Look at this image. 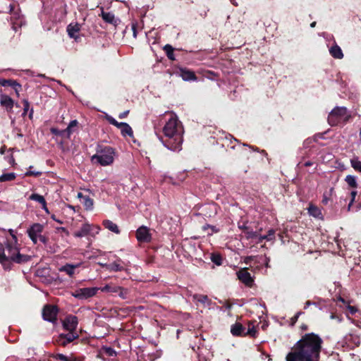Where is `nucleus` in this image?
Segmentation results:
<instances>
[{
    "instance_id": "1",
    "label": "nucleus",
    "mask_w": 361,
    "mask_h": 361,
    "mask_svg": "<svg viewBox=\"0 0 361 361\" xmlns=\"http://www.w3.org/2000/svg\"><path fill=\"white\" fill-rule=\"evenodd\" d=\"M322 339L314 333L305 334L286 355V361H319Z\"/></svg>"
},
{
    "instance_id": "2",
    "label": "nucleus",
    "mask_w": 361,
    "mask_h": 361,
    "mask_svg": "<svg viewBox=\"0 0 361 361\" xmlns=\"http://www.w3.org/2000/svg\"><path fill=\"white\" fill-rule=\"evenodd\" d=\"M166 123L162 128L164 135L159 139L163 145L173 152H179L182 149L184 128L177 115L173 112H166Z\"/></svg>"
},
{
    "instance_id": "3",
    "label": "nucleus",
    "mask_w": 361,
    "mask_h": 361,
    "mask_svg": "<svg viewBox=\"0 0 361 361\" xmlns=\"http://www.w3.org/2000/svg\"><path fill=\"white\" fill-rule=\"evenodd\" d=\"M5 267L4 269L9 268L11 262L20 264L24 263L30 259V257L27 255H23L20 252L18 238L13 236V239H7L5 243Z\"/></svg>"
},
{
    "instance_id": "4",
    "label": "nucleus",
    "mask_w": 361,
    "mask_h": 361,
    "mask_svg": "<svg viewBox=\"0 0 361 361\" xmlns=\"http://www.w3.org/2000/svg\"><path fill=\"white\" fill-rule=\"evenodd\" d=\"M114 149L108 146L97 150V154L92 156L91 161L103 166H109L114 162Z\"/></svg>"
},
{
    "instance_id": "5",
    "label": "nucleus",
    "mask_w": 361,
    "mask_h": 361,
    "mask_svg": "<svg viewBox=\"0 0 361 361\" xmlns=\"http://www.w3.org/2000/svg\"><path fill=\"white\" fill-rule=\"evenodd\" d=\"M350 115L348 109L344 106H336L333 109L328 116V122L332 126L345 123Z\"/></svg>"
},
{
    "instance_id": "6",
    "label": "nucleus",
    "mask_w": 361,
    "mask_h": 361,
    "mask_svg": "<svg viewBox=\"0 0 361 361\" xmlns=\"http://www.w3.org/2000/svg\"><path fill=\"white\" fill-rule=\"evenodd\" d=\"M44 226L41 224L36 223L32 224L27 231V233L34 244H37L38 241L46 245L47 238L42 235Z\"/></svg>"
},
{
    "instance_id": "7",
    "label": "nucleus",
    "mask_w": 361,
    "mask_h": 361,
    "mask_svg": "<svg viewBox=\"0 0 361 361\" xmlns=\"http://www.w3.org/2000/svg\"><path fill=\"white\" fill-rule=\"evenodd\" d=\"M99 290L97 287L78 288L71 295L78 300H87L94 296Z\"/></svg>"
},
{
    "instance_id": "8",
    "label": "nucleus",
    "mask_w": 361,
    "mask_h": 361,
    "mask_svg": "<svg viewBox=\"0 0 361 361\" xmlns=\"http://www.w3.org/2000/svg\"><path fill=\"white\" fill-rule=\"evenodd\" d=\"M15 8L16 5H9L10 13L11 15V21L12 24V28L15 31H17L18 28L20 27L24 24V18L19 12L15 11Z\"/></svg>"
},
{
    "instance_id": "9",
    "label": "nucleus",
    "mask_w": 361,
    "mask_h": 361,
    "mask_svg": "<svg viewBox=\"0 0 361 361\" xmlns=\"http://www.w3.org/2000/svg\"><path fill=\"white\" fill-rule=\"evenodd\" d=\"M338 343L341 344L342 347L354 348L360 345V338L356 334H349L345 336Z\"/></svg>"
},
{
    "instance_id": "10",
    "label": "nucleus",
    "mask_w": 361,
    "mask_h": 361,
    "mask_svg": "<svg viewBox=\"0 0 361 361\" xmlns=\"http://www.w3.org/2000/svg\"><path fill=\"white\" fill-rule=\"evenodd\" d=\"M58 309L54 305H46L42 311L43 319L50 322H54L56 320Z\"/></svg>"
},
{
    "instance_id": "11",
    "label": "nucleus",
    "mask_w": 361,
    "mask_h": 361,
    "mask_svg": "<svg viewBox=\"0 0 361 361\" xmlns=\"http://www.w3.org/2000/svg\"><path fill=\"white\" fill-rule=\"evenodd\" d=\"M136 238L140 243H149L152 234L149 228L145 226L139 227L136 231Z\"/></svg>"
},
{
    "instance_id": "12",
    "label": "nucleus",
    "mask_w": 361,
    "mask_h": 361,
    "mask_svg": "<svg viewBox=\"0 0 361 361\" xmlns=\"http://www.w3.org/2000/svg\"><path fill=\"white\" fill-rule=\"evenodd\" d=\"M79 337V334L75 331H69L67 334H61L59 335L57 342L62 346L66 345L68 343L73 341Z\"/></svg>"
},
{
    "instance_id": "13",
    "label": "nucleus",
    "mask_w": 361,
    "mask_h": 361,
    "mask_svg": "<svg viewBox=\"0 0 361 361\" xmlns=\"http://www.w3.org/2000/svg\"><path fill=\"white\" fill-rule=\"evenodd\" d=\"M78 317L74 315L67 316L63 322V328L68 331H75V329L78 327Z\"/></svg>"
},
{
    "instance_id": "14",
    "label": "nucleus",
    "mask_w": 361,
    "mask_h": 361,
    "mask_svg": "<svg viewBox=\"0 0 361 361\" xmlns=\"http://www.w3.org/2000/svg\"><path fill=\"white\" fill-rule=\"evenodd\" d=\"M238 279L248 287H252L254 283V279L246 269H242L237 272Z\"/></svg>"
},
{
    "instance_id": "15",
    "label": "nucleus",
    "mask_w": 361,
    "mask_h": 361,
    "mask_svg": "<svg viewBox=\"0 0 361 361\" xmlns=\"http://www.w3.org/2000/svg\"><path fill=\"white\" fill-rule=\"evenodd\" d=\"M329 51L330 55L334 59H342L343 58V51L336 42H334L329 47Z\"/></svg>"
},
{
    "instance_id": "16",
    "label": "nucleus",
    "mask_w": 361,
    "mask_h": 361,
    "mask_svg": "<svg viewBox=\"0 0 361 361\" xmlns=\"http://www.w3.org/2000/svg\"><path fill=\"white\" fill-rule=\"evenodd\" d=\"M179 75L185 81H195V80H197V77H196L195 73L190 70L187 69V68H180Z\"/></svg>"
},
{
    "instance_id": "17",
    "label": "nucleus",
    "mask_w": 361,
    "mask_h": 361,
    "mask_svg": "<svg viewBox=\"0 0 361 361\" xmlns=\"http://www.w3.org/2000/svg\"><path fill=\"white\" fill-rule=\"evenodd\" d=\"M101 16L106 23L112 24L114 25H117L120 22L119 19L116 18L114 14L111 12H105L102 11Z\"/></svg>"
},
{
    "instance_id": "18",
    "label": "nucleus",
    "mask_w": 361,
    "mask_h": 361,
    "mask_svg": "<svg viewBox=\"0 0 361 361\" xmlns=\"http://www.w3.org/2000/svg\"><path fill=\"white\" fill-rule=\"evenodd\" d=\"M92 231V226L88 224H84L80 230L74 233V236L76 238L85 237L90 234Z\"/></svg>"
},
{
    "instance_id": "19",
    "label": "nucleus",
    "mask_w": 361,
    "mask_h": 361,
    "mask_svg": "<svg viewBox=\"0 0 361 361\" xmlns=\"http://www.w3.org/2000/svg\"><path fill=\"white\" fill-rule=\"evenodd\" d=\"M0 104L2 106L5 107L8 111H11L13 107V100L8 95L0 94Z\"/></svg>"
},
{
    "instance_id": "20",
    "label": "nucleus",
    "mask_w": 361,
    "mask_h": 361,
    "mask_svg": "<svg viewBox=\"0 0 361 361\" xmlns=\"http://www.w3.org/2000/svg\"><path fill=\"white\" fill-rule=\"evenodd\" d=\"M123 262L121 259H118L115 262L109 264L106 266V270L109 271H122L125 269Z\"/></svg>"
},
{
    "instance_id": "21",
    "label": "nucleus",
    "mask_w": 361,
    "mask_h": 361,
    "mask_svg": "<svg viewBox=\"0 0 361 361\" xmlns=\"http://www.w3.org/2000/svg\"><path fill=\"white\" fill-rule=\"evenodd\" d=\"M80 30V24L75 23H71L67 27V32L71 38L77 39L78 38V34Z\"/></svg>"
},
{
    "instance_id": "22",
    "label": "nucleus",
    "mask_w": 361,
    "mask_h": 361,
    "mask_svg": "<svg viewBox=\"0 0 361 361\" xmlns=\"http://www.w3.org/2000/svg\"><path fill=\"white\" fill-rule=\"evenodd\" d=\"M246 329L240 324L236 323L231 326V332L233 336L245 335Z\"/></svg>"
},
{
    "instance_id": "23",
    "label": "nucleus",
    "mask_w": 361,
    "mask_h": 361,
    "mask_svg": "<svg viewBox=\"0 0 361 361\" xmlns=\"http://www.w3.org/2000/svg\"><path fill=\"white\" fill-rule=\"evenodd\" d=\"M307 211H308V214L314 218H317V219L322 218V213L321 209L318 207H317L312 204H310L309 205V207L307 208Z\"/></svg>"
},
{
    "instance_id": "24",
    "label": "nucleus",
    "mask_w": 361,
    "mask_h": 361,
    "mask_svg": "<svg viewBox=\"0 0 361 361\" xmlns=\"http://www.w3.org/2000/svg\"><path fill=\"white\" fill-rule=\"evenodd\" d=\"M80 265V264H66L64 266L61 267L59 269V271L66 272L68 276H72L74 274L75 269L79 267Z\"/></svg>"
},
{
    "instance_id": "25",
    "label": "nucleus",
    "mask_w": 361,
    "mask_h": 361,
    "mask_svg": "<svg viewBox=\"0 0 361 361\" xmlns=\"http://www.w3.org/2000/svg\"><path fill=\"white\" fill-rule=\"evenodd\" d=\"M78 197L81 198V202L86 209H92L93 207V200L88 196H83L82 193H78Z\"/></svg>"
},
{
    "instance_id": "26",
    "label": "nucleus",
    "mask_w": 361,
    "mask_h": 361,
    "mask_svg": "<svg viewBox=\"0 0 361 361\" xmlns=\"http://www.w3.org/2000/svg\"><path fill=\"white\" fill-rule=\"evenodd\" d=\"M103 225L106 228L116 234H118L120 233V230L118 226L110 220H104L103 221Z\"/></svg>"
},
{
    "instance_id": "27",
    "label": "nucleus",
    "mask_w": 361,
    "mask_h": 361,
    "mask_svg": "<svg viewBox=\"0 0 361 361\" xmlns=\"http://www.w3.org/2000/svg\"><path fill=\"white\" fill-rule=\"evenodd\" d=\"M334 193V188H331L329 191H325L323 194L322 202L323 204L326 205L332 200V196Z\"/></svg>"
},
{
    "instance_id": "28",
    "label": "nucleus",
    "mask_w": 361,
    "mask_h": 361,
    "mask_svg": "<svg viewBox=\"0 0 361 361\" xmlns=\"http://www.w3.org/2000/svg\"><path fill=\"white\" fill-rule=\"evenodd\" d=\"M78 125V122L77 120L71 121L63 133H66L67 137H69L70 135L75 131V129L77 128Z\"/></svg>"
},
{
    "instance_id": "29",
    "label": "nucleus",
    "mask_w": 361,
    "mask_h": 361,
    "mask_svg": "<svg viewBox=\"0 0 361 361\" xmlns=\"http://www.w3.org/2000/svg\"><path fill=\"white\" fill-rule=\"evenodd\" d=\"M121 133L123 137H133V131L132 128L127 123H125L124 125L122 126V128L120 129Z\"/></svg>"
},
{
    "instance_id": "30",
    "label": "nucleus",
    "mask_w": 361,
    "mask_h": 361,
    "mask_svg": "<svg viewBox=\"0 0 361 361\" xmlns=\"http://www.w3.org/2000/svg\"><path fill=\"white\" fill-rule=\"evenodd\" d=\"M23 116H25L27 112L29 111V118L30 119L32 118V116H33V113H34V111H33V109L31 108L30 109V102L27 100V99H23Z\"/></svg>"
},
{
    "instance_id": "31",
    "label": "nucleus",
    "mask_w": 361,
    "mask_h": 361,
    "mask_svg": "<svg viewBox=\"0 0 361 361\" xmlns=\"http://www.w3.org/2000/svg\"><path fill=\"white\" fill-rule=\"evenodd\" d=\"M350 165L354 170L361 173V161L357 157H354L350 159Z\"/></svg>"
},
{
    "instance_id": "32",
    "label": "nucleus",
    "mask_w": 361,
    "mask_h": 361,
    "mask_svg": "<svg viewBox=\"0 0 361 361\" xmlns=\"http://www.w3.org/2000/svg\"><path fill=\"white\" fill-rule=\"evenodd\" d=\"M99 288L102 292H108V293H117V290H119V286L111 285V284H107L105 286H104L102 288Z\"/></svg>"
},
{
    "instance_id": "33",
    "label": "nucleus",
    "mask_w": 361,
    "mask_h": 361,
    "mask_svg": "<svg viewBox=\"0 0 361 361\" xmlns=\"http://www.w3.org/2000/svg\"><path fill=\"white\" fill-rule=\"evenodd\" d=\"M345 181L347 184L353 188H356L357 187V178L355 176L348 175L345 178Z\"/></svg>"
},
{
    "instance_id": "34",
    "label": "nucleus",
    "mask_w": 361,
    "mask_h": 361,
    "mask_svg": "<svg viewBox=\"0 0 361 361\" xmlns=\"http://www.w3.org/2000/svg\"><path fill=\"white\" fill-rule=\"evenodd\" d=\"M105 118L110 124L117 127L118 129H121L125 123L124 122H118L114 117L109 115H106Z\"/></svg>"
},
{
    "instance_id": "35",
    "label": "nucleus",
    "mask_w": 361,
    "mask_h": 361,
    "mask_svg": "<svg viewBox=\"0 0 361 361\" xmlns=\"http://www.w3.org/2000/svg\"><path fill=\"white\" fill-rule=\"evenodd\" d=\"M194 298L200 303L207 304L208 306L211 303V301L208 298L207 295H194Z\"/></svg>"
},
{
    "instance_id": "36",
    "label": "nucleus",
    "mask_w": 361,
    "mask_h": 361,
    "mask_svg": "<svg viewBox=\"0 0 361 361\" xmlns=\"http://www.w3.org/2000/svg\"><path fill=\"white\" fill-rule=\"evenodd\" d=\"M16 175L15 173H4L0 176V182L11 181L16 178Z\"/></svg>"
},
{
    "instance_id": "37",
    "label": "nucleus",
    "mask_w": 361,
    "mask_h": 361,
    "mask_svg": "<svg viewBox=\"0 0 361 361\" xmlns=\"http://www.w3.org/2000/svg\"><path fill=\"white\" fill-rule=\"evenodd\" d=\"M210 259L217 266H220L222 264V257L219 253H212Z\"/></svg>"
},
{
    "instance_id": "38",
    "label": "nucleus",
    "mask_w": 361,
    "mask_h": 361,
    "mask_svg": "<svg viewBox=\"0 0 361 361\" xmlns=\"http://www.w3.org/2000/svg\"><path fill=\"white\" fill-rule=\"evenodd\" d=\"M0 85L3 87L18 86V82L13 80H6V79L0 78Z\"/></svg>"
},
{
    "instance_id": "39",
    "label": "nucleus",
    "mask_w": 361,
    "mask_h": 361,
    "mask_svg": "<svg viewBox=\"0 0 361 361\" xmlns=\"http://www.w3.org/2000/svg\"><path fill=\"white\" fill-rule=\"evenodd\" d=\"M202 228L204 231H207L208 235H212L219 231V229L216 226L209 224L204 225Z\"/></svg>"
},
{
    "instance_id": "40",
    "label": "nucleus",
    "mask_w": 361,
    "mask_h": 361,
    "mask_svg": "<svg viewBox=\"0 0 361 361\" xmlns=\"http://www.w3.org/2000/svg\"><path fill=\"white\" fill-rule=\"evenodd\" d=\"M29 199L31 200H33V201H36V202H39L41 204H44V203L46 202L44 197L42 195H40L37 194V193L32 194L29 197Z\"/></svg>"
},
{
    "instance_id": "41",
    "label": "nucleus",
    "mask_w": 361,
    "mask_h": 361,
    "mask_svg": "<svg viewBox=\"0 0 361 361\" xmlns=\"http://www.w3.org/2000/svg\"><path fill=\"white\" fill-rule=\"evenodd\" d=\"M164 49L166 53L168 58L171 60H175L173 54V48L171 45L166 44L164 46Z\"/></svg>"
},
{
    "instance_id": "42",
    "label": "nucleus",
    "mask_w": 361,
    "mask_h": 361,
    "mask_svg": "<svg viewBox=\"0 0 361 361\" xmlns=\"http://www.w3.org/2000/svg\"><path fill=\"white\" fill-rule=\"evenodd\" d=\"M245 234L247 237V238H252L255 239V238L258 237V233L257 231H253L252 230L250 229L248 227H245Z\"/></svg>"
},
{
    "instance_id": "43",
    "label": "nucleus",
    "mask_w": 361,
    "mask_h": 361,
    "mask_svg": "<svg viewBox=\"0 0 361 361\" xmlns=\"http://www.w3.org/2000/svg\"><path fill=\"white\" fill-rule=\"evenodd\" d=\"M32 168L33 167L32 166H30L29 167V169L25 173V176H35V177H37V176H39L42 175V173L41 171H32Z\"/></svg>"
},
{
    "instance_id": "44",
    "label": "nucleus",
    "mask_w": 361,
    "mask_h": 361,
    "mask_svg": "<svg viewBox=\"0 0 361 361\" xmlns=\"http://www.w3.org/2000/svg\"><path fill=\"white\" fill-rule=\"evenodd\" d=\"M322 36H323L326 42H327V47H330V44H331V42H332V44L334 43V42H336L335 39H334V37L332 35H329V34H327L326 32H323L322 35Z\"/></svg>"
},
{
    "instance_id": "45",
    "label": "nucleus",
    "mask_w": 361,
    "mask_h": 361,
    "mask_svg": "<svg viewBox=\"0 0 361 361\" xmlns=\"http://www.w3.org/2000/svg\"><path fill=\"white\" fill-rule=\"evenodd\" d=\"M5 250L3 245L0 243V263L5 267Z\"/></svg>"
},
{
    "instance_id": "46",
    "label": "nucleus",
    "mask_w": 361,
    "mask_h": 361,
    "mask_svg": "<svg viewBox=\"0 0 361 361\" xmlns=\"http://www.w3.org/2000/svg\"><path fill=\"white\" fill-rule=\"evenodd\" d=\"M121 298H126L128 295V290L123 288L122 287L119 286V290H117L116 293Z\"/></svg>"
},
{
    "instance_id": "47",
    "label": "nucleus",
    "mask_w": 361,
    "mask_h": 361,
    "mask_svg": "<svg viewBox=\"0 0 361 361\" xmlns=\"http://www.w3.org/2000/svg\"><path fill=\"white\" fill-rule=\"evenodd\" d=\"M264 235L267 241L273 240L275 238V231L273 229H270L269 230L268 233Z\"/></svg>"
},
{
    "instance_id": "48",
    "label": "nucleus",
    "mask_w": 361,
    "mask_h": 361,
    "mask_svg": "<svg viewBox=\"0 0 361 361\" xmlns=\"http://www.w3.org/2000/svg\"><path fill=\"white\" fill-rule=\"evenodd\" d=\"M357 195V191L356 190H353L351 192H350V201L348 204V211H350L351 210V207L353 205V203L355 201V197Z\"/></svg>"
},
{
    "instance_id": "49",
    "label": "nucleus",
    "mask_w": 361,
    "mask_h": 361,
    "mask_svg": "<svg viewBox=\"0 0 361 361\" xmlns=\"http://www.w3.org/2000/svg\"><path fill=\"white\" fill-rule=\"evenodd\" d=\"M52 357L56 360L66 361L68 356H66L63 354L58 353V354L54 355L52 356Z\"/></svg>"
},
{
    "instance_id": "50",
    "label": "nucleus",
    "mask_w": 361,
    "mask_h": 361,
    "mask_svg": "<svg viewBox=\"0 0 361 361\" xmlns=\"http://www.w3.org/2000/svg\"><path fill=\"white\" fill-rule=\"evenodd\" d=\"M255 334H256V329L254 326H252V327L249 326L247 331H245V335L249 334V335L254 336L255 335Z\"/></svg>"
},
{
    "instance_id": "51",
    "label": "nucleus",
    "mask_w": 361,
    "mask_h": 361,
    "mask_svg": "<svg viewBox=\"0 0 361 361\" xmlns=\"http://www.w3.org/2000/svg\"><path fill=\"white\" fill-rule=\"evenodd\" d=\"M255 242L257 243H261L263 240H266L265 235H259L258 234V237L255 238Z\"/></svg>"
},
{
    "instance_id": "52",
    "label": "nucleus",
    "mask_w": 361,
    "mask_h": 361,
    "mask_svg": "<svg viewBox=\"0 0 361 361\" xmlns=\"http://www.w3.org/2000/svg\"><path fill=\"white\" fill-rule=\"evenodd\" d=\"M348 310L349 312H350L351 314H355V313L357 311V308H356L355 307H354V306H350V305H348Z\"/></svg>"
},
{
    "instance_id": "53",
    "label": "nucleus",
    "mask_w": 361,
    "mask_h": 361,
    "mask_svg": "<svg viewBox=\"0 0 361 361\" xmlns=\"http://www.w3.org/2000/svg\"><path fill=\"white\" fill-rule=\"evenodd\" d=\"M207 208L213 212L214 215L216 214V206L215 204L209 205Z\"/></svg>"
},
{
    "instance_id": "54",
    "label": "nucleus",
    "mask_w": 361,
    "mask_h": 361,
    "mask_svg": "<svg viewBox=\"0 0 361 361\" xmlns=\"http://www.w3.org/2000/svg\"><path fill=\"white\" fill-rule=\"evenodd\" d=\"M12 87L14 89L17 96H19V92L21 89V85L18 83V86H12Z\"/></svg>"
},
{
    "instance_id": "55",
    "label": "nucleus",
    "mask_w": 361,
    "mask_h": 361,
    "mask_svg": "<svg viewBox=\"0 0 361 361\" xmlns=\"http://www.w3.org/2000/svg\"><path fill=\"white\" fill-rule=\"evenodd\" d=\"M330 318L331 319H336L338 321V322H341L342 320V319L339 316L334 314H331Z\"/></svg>"
},
{
    "instance_id": "56",
    "label": "nucleus",
    "mask_w": 361,
    "mask_h": 361,
    "mask_svg": "<svg viewBox=\"0 0 361 361\" xmlns=\"http://www.w3.org/2000/svg\"><path fill=\"white\" fill-rule=\"evenodd\" d=\"M302 314L301 312H298L295 314V315L292 318V321L293 323L296 322L300 315Z\"/></svg>"
},
{
    "instance_id": "57",
    "label": "nucleus",
    "mask_w": 361,
    "mask_h": 361,
    "mask_svg": "<svg viewBox=\"0 0 361 361\" xmlns=\"http://www.w3.org/2000/svg\"><path fill=\"white\" fill-rule=\"evenodd\" d=\"M129 113V111H123L122 113H121L119 115H118V118H124L125 117L127 116V115Z\"/></svg>"
},
{
    "instance_id": "58",
    "label": "nucleus",
    "mask_w": 361,
    "mask_h": 361,
    "mask_svg": "<svg viewBox=\"0 0 361 361\" xmlns=\"http://www.w3.org/2000/svg\"><path fill=\"white\" fill-rule=\"evenodd\" d=\"M42 209H43L46 213H47V214H49V209H48V208H47V202H46L44 203V204H42Z\"/></svg>"
},
{
    "instance_id": "59",
    "label": "nucleus",
    "mask_w": 361,
    "mask_h": 361,
    "mask_svg": "<svg viewBox=\"0 0 361 361\" xmlns=\"http://www.w3.org/2000/svg\"><path fill=\"white\" fill-rule=\"evenodd\" d=\"M232 307V305L228 302H224V307H225L226 310H230Z\"/></svg>"
},
{
    "instance_id": "60",
    "label": "nucleus",
    "mask_w": 361,
    "mask_h": 361,
    "mask_svg": "<svg viewBox=\"0 0 361 361\" xmlns=\"http://www.w3.org/2000/svg\"><path fill=\"white\" fill-rule=\"evenodd\" d=\"M313 303L311 302L310 301H307L305 303V306H304V309H307L311 305H312Z\"/></svg>"
},
{
    "instance_id": "61",
    "label": "nucleus",
    "mask_w": 361,
    "mask_h": 361,
    "mask_svg": "<svg viewBox=\"0 0 361 361\" xmlns=\"http://www.w3.org/2000/svg\"><path fill=\"white\" fill-rule=\"evenodd\" d=\"M107 353L111 356H112L114 354H115V351L113 349H111V348H109L107 350Z\"/></svg>"
},
{
    "instance_id": "62",
    "label": "nucleus",
    "mask_w": 361,
    "mask_h": 361,
    "mask_svg": "<svg viewBox=\"0 0 361 361\" xmlns=\"http://www.w3.org/2000/svg\"><path fill=\"white\" fill-rule=\"evenodd\" d=\"M66 361H78V360L73 356H68Z\"/></svg>"
},
{
    "instance_id": "63",
    "label": "nucleus",
    "mask_w": 361,
    "mask_h": 361,
    "mask_svg": "<svg viewBox=\"0 0 361 361\" xmlns=\"http://www.w3.org/2000/svg\"><path fill=\"white\" fill-rule=\"evenodd\" d=\"M97 264L101 266L102 267H104L106 269V266L109 265V264L107 263H103V262H98Z\"/></svg>"
},
{
    "instance_id": "64",
    "label": "nucleus",
    "mask_w": 361,
    "mask_h": 361,
    "mask_svg": "<svg viewBox=\"0 0 361 361\" xmlns=\"http://www.w3.org/2000/svg\"><path fill=\"white\" fill-rule=\"evenodd\" d=\"M255 258V257H249L246 259L245 260V263L248 264L250 263L252 260H253Z\"/></svg>"
}]
</instances>
